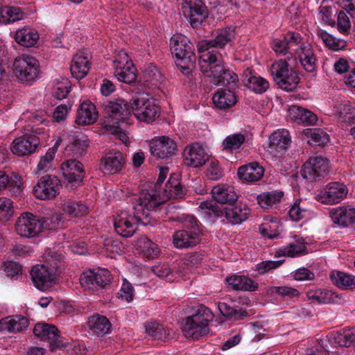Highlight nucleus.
I'll return each instance as SVG.
<instances>
[{"mask_svg": "<svg viewBox=\"0 0 355 355\" xmlns=\"http://www.w3.org/2000/svg\"><path fill=\"white\" fill-rule=\"evenodd\" d=\"M153 193L140 192L132 199L134 215L123 211L114 218V226L118 234L123 237L132 236L137 230V224L147 225L150 212L163 202L160 198H153Z\"/></svg>", "mask_w": 355, "mask_h": 355, "instance_id": "nucleus-1", "label": "nucleus"}, {"mask_svg": "<svg viewBox=\"0 0 355 355\" xmlns=\"http://www.w3.org/2000/svg\"><path fill=\"white\" fill-rule=\"evenodd\" d=\"M199 67L205 76L213 78L214 85H227L231 89L237 87V74L225 67L223 55L218 51L204 52L200 55Z\"/></svg>", "mask_w": 355, "mask_h": 355, "instance_id": "nucleus-2", "label": "nucleus"}, {"mask_svg": "<svg viewBox=\"0 0 355 355\" xmlns=\"http://www.w3.org/2000/svg\"><path fill=\"white\" fill-rule=\"evenodd\" d=\"M170 47L172 55L176 58L177 67L183 74L189 75L196 61L193 44L186 36L176 34L171 38Z\"/></svg>", "mask_w": 355, "mask_h": 355, "instance_id": "nucleus-3", "label": "nucleus"}, {"mask_svg": "<svg viewBox=\"0 0 355 355\" xmlns=\"http://www.w3.org/2000/svg\"><path fill=\"white\" fill-rule=\"evenodd\" d=\"M214 319L211 310L200 305L197 311L182 319L181 329L184 336L192 340H198L209 332V323Z\"/></svg>", "mask_w": 355, "mask_h": 355, "instance_id": "nucleus-4", "label": "nucleus"}, {"mask_svg": "<svg viewBox=\"0 0 355 355\" xmlns=\"http://www.w3.org/2000/svg\"><path fill=\"white\" fill-rule=\"evenodd\" d=\"M200 236L198 220L193 216L188 215L183 220V229L174 233L173 242L178 248H191L199 243Z\"/></svg>", "mask_w": 355, "mask_h": 355, "instance_id": "nucleus-5", "label": "nucleus"}, {"mask_svg": "<svg viewBox=\"0 0 355 355\" xmlns=\"http://www.w3.org/2000/svg\"><path fill=\"white\" fill-rule=\"evenodd\" d=\"M270 74L278 87L285 91L294 90L300 81L295 70L284 60L275 61L270 66Z\"/></svg>", "mask_w": 355, "mask_h": 355, "instance_id": "nucleus-6", "label": "nucleus"}, {"mask_svg": "<svg viewBox=\"0 0 355 355\" xmlns=\"http://www.w3.org/2000/svg\"><path fill=\"white\" fill-rule=\"evenodd\" d=\"M132 112L139 120L152 123L160 115L159 107L147 94H139L130 100Z\"/></svg>", "mask_w": 355, "mask_h": 355, "instance_id": "nucleus-7", "label": "nucleus"}, {"mask_svg": "<svg viewBox=\"0 0 355 355\" xmlns=\"http://www.w3.org/2000/svg\"><path fill=\"white\" fill-rule=\"evenodd\" d=\"M43 227L42 218L30 212L22 213L15 225L16 233L23 238H33L38 236Z\"/></svg>", "mask_w": 355, "mask_h": 355, "instance_id": "nucleus-8", "label": "nucleus"}, {"mask_svg": "<svg viewBox=\"0 0 355 355\" xmlns=\"http://www.w3.org/2000/svg\"><path fill=\"white\" fill-rule=\"evenodd\" d=\"M39 62L33 56L23 55L15 58L13 73L20 82L35 80L39 73Z\"/></svg>", "mask_w": 355, "mask_h": 355, "instance_id": "nucleus-9", "label": "nucleus"}, {"mask_svg": "<svg viewBox=\"0 0 355 355\" xmlns=\"http://www.w3.org/2000/svg\"><path fill=\"white\" fill-rule=\"evenodd\" d=\"M199 208L209 218H220L225 216L227 220L234 225L240 224L244 220L242 207L221 209L212 201H203Z\"/></svg>", "mask_w": 355, "mask_h": 355, "instance_id": "nucleus-10", "label": "nucleus"}, {"mask_svg": "<svg viewBox=\"0 0 355 355\" xmlns=\"http://www.w3.org/2000/svg\"><path fill=\"white\" fill-rule=\"evenodd\" d=\"M181 10L193 28L200 27L208 17L207 8L202 0H183Z\"/></svg>", "mask_w": 355, "mask_h": 355, "instance_id": "nucleus-11", "label": "nucleus"}, {"mask_svg": "<svg viewBox=\"0 0 355 355\" xmlns=\"http://www.w3.org/2000/svg\"><path fill=\"white\" fill-rule=\"evenodd\" d=\"M42 129L43 128H34L33 125L30 130L34 134H25L15 138L10 146L12 153L18 156H26L33 153L40 144V139L36 135L40 134Z\"/></svg>", "mask_w": 355, "mask_h": 355, "instance_id": "nucleus-12", "label": "nucleus"}, {"mask_svg": "<svg viewBox=\"0 0 355 355\" xmlns=\"http://www.w3.org/2000/svg\"><path fill=\"white\" fill-rule=\"evenodd\" d=\"M61 187L59 178L55 175H46L41 177L33 187V194L40 200H52L59 194Z\"/></svg>", "mask_w": 355, "mask_h": 355, "instance_id": "nucleus-13", "label": "nucleus"}, {"mask_svg": "<svg viewBox=\"0 0 355 355\" xmlns=\"http://www.w3.org/2000/svg\"><path fill=\"white\" fill-rule=\"evenodd\" d=\"M291 144V137L288 130H278L269 137L268 151L270 154L280 162L286 154Z\"/></svg>", "mask_w": 355, "mask_h": 355, "instance_id": "nucleus-14", "label": "nucleus"}, {"mask_svg": "<svg viewBox=\"0 0 355 355\" xmlns=\"http://www.w3.org/2000/svg\"><path fill=\"white\" fill-rule=\"evenodd\" d=\"M33 334L40 340L47 341L52 352L64 347V343L59 334V331L53 324L37 323L33 329Z\"/></svg>", "mask_w": 355, "mask_h": 355, "instance_id": "nucleus-15", "label": "nucleus"}, {"mask_svg": "<svg viewBox=\"0 0 355 355\" xmlns=\"http://www.w3.org/2000/svg\"><path fill=\"white\" fill-rule=\"evenodd\" d=\"M348 193V189L343 183L330 182L319 193L318 200L326 205L339 203Z\"/></svg>", "mask_w": 355, "mask_h": 355, "instance_id": "nucleus-16", "label": "nucleus"}, {"mask_svg": "<svg viewBox=\"0 0 355 355\" xmlns=\"http://www.w3.org/2000/svg\"><path fill=\"white\" fill-rule=\"evenodd\" d=\"M329 171V162L321 156L310 157L303 165L301 174L306 180L313 181L325 175Z\"/></svg>", "mask_w": 355, "mask_h": 355, "instance_id": "nucleus-17", "label": "nucleus"}, {"mask_svg": "<svg viewBox=\"0 0 355 355\" xmlns=\"http://www.w3.org/2000/svg\"><path fill=\"white\" fill-rule=\"evenodd\" d=\"M80 281L82 286L89 289L102 288L110 282L111 274L107 269L99 268L83 273Z\"/></svg>", "mask_w": 355, "mask_h": 355, "instance_id": "nucleus-18", "label": "nucleus"}, {"mask_svg": "<svg viewBox=\"0 0 355 355\" xmlns=\"http://www.w3.org/2000/svg\"><path fill=\"white\" fill-rule=\"evenodd\" d=\"M64 180L71 184V187H78L85 178L83 164L76 159L64 161L60 166Z\"/></svg>", "mask_w": 355, "mask_h": 355, "instance_id": "nucleus-19", "label": "nucleus"}, {"mask_svg": "<svg viewBox=\"0 0 355 355\" xmlns=\"http://www.w3.org/2000/svg\"><path fill=\"white\" fill-rule=\"evenodd\" d=\"M234 37V28L232 27H227L225 29L220 30L214 38L204 40L199 43L198 46V51L200 55H202L204 52L217 51L215 49H210L211 48H223L228 42L232 41Z\"/></svg>", "mask_w": 355, "mask_h": 355, "instance_id": "nucleus-20", "label": "nucleus"}, {"mask_svg": "<svg viewBox=\"0 0 355 355\" xmlns=\"http://www.w3.org/2000/svg\"><path fill=\"white\" fill-rule=\"evenodd\" d=\"M294 53L302 67L306 72L313 73L316 71L317 59L314 51L309 43L303 42L301 40Z\"/></svg>", "mask_w": 355, "mask_h": 355, "instance_id": "nucleus-21", "label": "nucleus"}, {"mask_svg": "<svg viewBox=\"0 0 355 355\" xmlns=\"http://www.w3.org/2000/svg\"><path fill=\"white\" fill-rule=\"evenodd\" d=\"M152 155L158 159H166L175 154L177 150L176 143L166 136L155 137L150 143Z\"/></svg>", "mask_w": 355, "mask_h": 355, "instance_id": "nucleus-22", "label": "nucleus"}, {"mask_svg": "<svg viewBox=\"0 0 355 355\" xmlns=\"http://www.w3.org/2000/svg\"><path fill=\"white\" fill-rule=\"evenodd\" d=\"M300 40L301 36L299 33L288 32L282 39H274L272 42V48L278 55L293 54Z\"/></svg>", "mask_w": 355, "mask_h": 355, "instance_id": "nucleus-23", "label": "nucleus"}, {"mask_svg": "<svg viewBox=\"0 0 355 355\" xmlns=\"http://www.w3.org/2000/svg\"><path fill=\"white\" fill-rule=\"evenodd\" d=\"M306 295L309 300L318 304H343L345 301L343 295L327 288L309 289Z\"/></svg>", "mask_w": 355, "mask_h": 355, "instance_id": "nucleus-24", "label": "nucleus"}, {"mask_svg": "<svg viewBox=\"0 0 355 355\" xmlns=\"http://www.w3.org/2000/svg\"><path fill=\"white\" fill-rule=\"evenodd\" d=\"M125 164V157L119 151L111 150L101 159V169L105 174L120 172Z\"/></svg>", "mask_w": 355, "mask_h": 355, "instance_id": "nucleus-25", "label": "nucleus"}, {"mask_svg": "<svg viewBox=\"0 0 355 355\" xmlns=\"http://www.w3.org/2000/svg\"><path fill=\"white\" fill-rule=\"evenodd\" d=\"M31 276L35 286L42 291L51 287L55 278L54 272L44 265L33 266L31 270Z\"/></svg>", "mask_w": 355, "mask_h": 355, "instance_id": "nucleus-26", "label": "nucleus"}, {"mask_svg": "<svg viewBox=\"0 0 355 355\" xmlns=\"http://www.w3.org/2000/svg\"><path fill=\"white\" fill-rule=\"evenodd\" d=\"M186 164L194 168L202 166L209 159L208 154L198 143L187 146L184 150Z\"/></svg>", "mask_w": 355, "mask_h": 355, "instance_id": "nucleus-27", "label": "nucleus"}, {"mask_svg": "<svg viewBox=\"0 0 355 355\" xmlns=\"http://www.w3.org/2000/svg\"><path fill=\"white\" fill-rule=\"evenodd\" d=\"M211 194L214 199L220 204H228V208L241 207V206H234L233 205L238 198L239 195L235 191L234 187L227 184H218L213 187Z\"/></svg>", "mask_w": 355, "mask_h": 355, "instance_id": "nucleus-28", "label": "nucleus"}, {"mask_svg": "<svg viewBox=\"0 0 355 355\" xmlns=\"http://www.w3.org/2000/svg\"><path fill=\"white\" fill-rule=\"evenodd\" d=\"M105 110L114 123H119L123 121L132 112L131 104L129 105L123 99H117L116 101H109L105 105Z\"/></svg>", "mask_w": 355, "mask_h": 355, "instance_id": "nucleus-29", "label": "nucleus"}, {"mask_svg": "<svg viewBox=\"0 0 355 355\" xmlns=\"http://www.w3.org/2000/svg\"><path fill=\"white\" fill-rule=\"evenodd\" d=\"M28 319L21 315H14L5 317L0 320V331L10 333L21 332L27 329Z\"/></svg>", "mask_w": 355, "mask_h": 355, "instance_id": "nucleus-30", "label": "nucleus"}, {"mask_svg": "<svg viewBox=\"0 0 355 355\" xmlns=\"http://www.w3.org/2000/svg\"><path fill=\"white\" fill-rule=\"evenodd\" d=\"M89 54L85 51H79L73 58L71 72L76 79L83 78L89 69Z\"/></svg>", "mask_w": 355, "mask_h": 355, "instance_id": "nucleus-31", "label": "nucleus"}, {"mask_svg": "<svg viewBox=\"0 0 355 355\" xmlns=\"http://www.w3.org/2000/svg\"><path fill=\"white\" fill-rule=\"evenodd\" d=\"M97 119L98 112L95 105L90 101H84L78 109L75 122L78 125H87L94 123Z\"/></svg>", "mask_w": 355, "mask_h": 355, "instance_id": "nucleus-32", "label": "nucleus"}, {"mask_svg": "<svg viewBox=\"0 0 355 355\" xmlns=\"http://www.w3.org/2000/svg\"><path fill=\"white\" fill-rule=\"evenodd\" d=\"M330 216L333 222L338 225L348 227L354 225L355 227V208L339 207L332 209Z\"/></svg>", "mask_w": 355, "mask_h": 355, "instance_id": "nucleus-33", "label": "nucleus"}, {"mask_svg": "<svg viewBox=\"0 0 355 355\" xmlns=\"http://www.w3.org/2000/svg\"><path fill=\"white\" fill-rule=\"evenodd\" d=\"M306 245L304 239L302 237L295 236L294 241L286 245L279 248L275 254V257L282 256L295 257L305 253Z\"/></svg>", "mask_w": 355, "mask_h": 355, "instance_id": "nucleus-34", "label": "nucleus"}, {"mask_svg": "<svg viewBox=\"0 0 355 355\" xmlns=\"http://www.w3.org/2000/svg\"><path fill=\"white\" fill-rule=\"evenodd\" d=\"M288 115L291 120L306 125H314L318 116L311 111L298 105H291L288 109Z\"/></svg>", "mask_w": 355, "mask_h": 355, "instance_id": "nucleus-35", "label": "nucleus"}, {"mask_svg": "<svg viewBox=\"0 0 355 355\" xmlns=\"http://www.w3.org/2000/svg\"><path fill=\"white\" fill-rule=\"evenodd\" d=\"M161 194L165 201L170 198H182L184 191L178 175L173 174L170 176Z\"/></svg>", "mask_w": 355, "mask_h": 355, "instance_id": "nucleus-36", "label": "nucleus"}, {"mask_svg": "<svg viewBox=\"0 0 355 355\" xmlns=\"http://www.w3.org/2000/svg\"><path fill=\"white\" fill-rule=\"evenodd\" d=\"M87 323L89 329L98 336L110 332L111 323L105 316L98 314L92 315L89 317Z\"/></svg>", "mask_w": 355, "mask_h": 355, "instance_id": "nucleus-37", "label": "nucleus"}, {"mask_svg": "<svg viewBox=\"0 0 355 355\" xmlns=\"http://www.w3.org/2000/svg\"><path fill=\"white\" fill-rule=\"evenodd\" d=\"M15 39L19 44L25 47H31L38 41L39 34L33 28L24 27L17 31Z\"/></svg>", "mask_w": 355, "mask_h": 355, "instance_id": "nucleus-38", "label": "nucleus"}, {"mask_svg": "<svg viewBox=\"0 0 355 355\" xmlns=\"http://www.w3.org/2000/svg\"><path fill=\"white\" fill-rule=\"evenodd\" d=\"M215 106L220 110H226L234 105L236 102V95L231 89L218 90L212 98Z\"/></svg>", "mask_w": 355, "mask_h": 355, "instance_id": "nucleus-39", "label": "nucleus"}, {"mask_svg": "<svg viewBox=\"0 0 355 355\" xmlns=\"http://www.w3.org/2000/svg\"><path fill=\"white\" fill-rule=\"evenodd\" d=\"M88 144L83 138L73 137L64 149V154L67 156L80 157L87 151Z\"/></svg>", "mask_w": 355, "mask_h": 355, "instance_id": "nucleus-40", "label": "nucleus"}, {"mask_svg": "<svg viewBox=\"0 0 355 355\" xmlns=\"http://www.w3.org/2000/svg\"><path fill=\"white\" fill-rule=\"evenodd\" d=\"M332 283L341 289L355 288V276L342 271L334 270L331 272Z\"/></svg>", "mask_w": 355, "mask_h": 355, "instance_id": "nucleus-41", "label": "nucleus"}, {"mask_svg": "<svg viewBox=\"0 0 355 355\" xmlns=\"http://www.w3.org/2000/svg\"><path fill=\"white\" fill-rule=\"evenodd\" d=\"M135 245L137 249L148 259H154L159 254V249L157 245L146 236H141L138 238Z\"/></svg>", "mask_w": 355, "mask_h": 355, "instance_id": "nucleus-42", "label": "nucleus"}, {"mask_svg": "<svg viewBox=\"0 0 355 355\" xmlns=\"http://www.w3.org/2000/svg\"><path fill=\"white\" fill-rule=\"evenodd\" d=\"M248 71L250 77L248 78V83L245 87L250 91L256 94H262L265 92L269 87V83L265 78L261 76H257L253 74L252 69L248 68L245 72ZM245 76L247 74L245 73Z\"/></svg>", "mask_w": 355, "mask_h": 355, "instance_id": "nucleus-43", "label": "nucleus"}, {"mask_svg": "<svg viewBox=\"0 0 355 355\" xmlns=\"http://www.w3.org/2000/svg\"><path fill=\"white\" fill-rule=\"evenodd\" d=\"M146 331L155 340L168 341L172 338V331L157 322L148 323L146 326Z\"/></svg>", "mask_w": 355, "mask_h": 355, "instance_id": "nucleus-44", "label": "nucleus"}, {"mask_svg": "<svg viewBox=\"0 0 355 355\" xmlns=\"http://www.w3.org/2000/svg\"><path fill=\"white\" fill-rule=\"evenodd\" d=\"M62 211L70 216L78 217L87 214L89 207L81 201L68 200L63 203Z\"/></svg>", "mask_w": 355, "mask_h": 355, "instance_id": "nucleus-45", "label": "nucleus"}, {"mask_svg": "<svg viewBox=\"0 0 355 355\" xmlns=\"http://www.w3.org/2000/svg\"><path fill=\"white\" fill-rule=\"evenodd\" d=\"M284 196V192L281 191H272L263 192L257 197V202L263 209H270L274 205L280 202Z\"/></svg>", "mask_w": 355, "mask_h": 355, "instance_id": "nucleus-46", "label": "nucleus"}, {"mask_svg": "<svg viewBox=\"0 0 355 355\" xmlns=\"http://www.w3.org/2000/svg\"><path fill=\"white\" fill-rule=\"evenodd\" d=\"M302 135L307 139V142L311 145H324L329 141V135L319 128H308L303 131Z\"/></svg>", "mask_w": 355, "mask_h": 355, "instance_id": "nucleus-47", "label": "nucleus"}, {"mask_svg": "<svg viewBox=\"0 0 355 355\" xmlns=\"http://www.w3.org/2000/svg\"><path fill=\"white\" fill-rule=\"evenodd\" d=\"M24 12L18 7L6 6L0 9V22L8 24L20 20Z\"/></svg>", "mask_w": 355, "mask_h": 355, "instance_id": "nucleus-48", "label": "nucleus"}, {"mask_svg": "<svg viewBox=\"0 0 355 355\" xmlns=\"http://www.w3.org/2000/svg\"><path fill=\"white\" fill-rule=\"evenodd\" d=\"M266 293L270 296L277 295L284 298L298 297L300 294L297 289L288 286H270L267 288Z\"/></svg>", "mask_w": 355, "mask_h": 355, "instance_id": "nucleus-49", "label": "nucleus"}, {"mask_svg": "<svg viewBox=\"0 0 355 355\" xmlns=\"http://www.w3.org/2000/svg\"><path fill=\"white\" fill-rule=\"evenodd\" d=\"M244 143V135L241 133L227 136L221 144V149L227 153L238 150Z\"/></svg>", "mask_w": 355, "mask_h": 355, "instance_id": "nucleus-50", "label": "nucleus"}, {"mask_svg": "<svg viewBox=\"0 0 355 355\" xmlns=\"http://www.w3.org/2000/svg\"><path fill=\"white\" fill-rule=\"evenodd\" d=\"M264 174V168L257 162L245 164V182L254 183L259 181Z\"/></svg>", "mask_w": 355, "mask_h": 355, "instance_id": "nucleus-51", "label": "nucleus"}, {"mask_svg": "<svg viewBox=\"0 0 355 355\" xmlns=\"http://www.w3.org/2000/svg\"><path fill=\"white\" fill-rule=\"evenodd\" d=\"M318 35L330 49L338 51L346 46L347 43L344 40L336 38L326 31H319Z\"/></svg>", "mask_w": 355, "mask_h": 355, "instance_id": "nucleus-52", "label": "nucleus"}, {"mask_svg": "<svg viewBox=\"0 0 355 355\" xmlns=\"http://www.w3.org/2000/svg\"><path fill=\"white\" fill-rule=\"evenodd\" d=\"M114 75L119 81L127 84L132 83L137 79L135 68L133 67V65L125 66L119 69H116Z\"/></svg>", "mask_w": 355, "mask_h": 355, "instance_id": "nucleus-53", "label": "nucleus"}, {"mask_svg": "<svg viewBox=\"0 0 355 355\" xmlns=\"http://www.w3.org/2000/svg\"><path fill=\"white\" fill-rule=\"evenodd\" d=\"M168 168L167 167L162 168L159 171V177L155 184H153L150 187L149 189L142 190L141 192H148V193H153V198H160L163 200V202L158 206L160 207L162 204L165 202L164 198L162 197L161 191H159V187L165 180L167 174H168Z\"/></svg>", "mask_w": 355, "mask_h": 355, "instance_id": "nucleus-54", "label": "nucleus"}, {"mask_svg": "<svg viewBox=\"0 0 355 355\" xmlns=\"http://www.w3.org/2000/svg\"><path fill=\"white\" fill-rule=\"evenodd\" d=\"M14 214L12 201L5 197L0 198V220L8 221Z\"/></svg>", "mask_w": 355, "mask_h": 355, "instance_id": "nucleus-55", "label": "nucleus"}, {"mask_svg": "<svg viewBox=\"0 0 355 355\" xmlns=\"http://www.w3.org/2000/svg\"><path fill=\"white\" fill-rule=\"evenodd\" d=\"M335 339L340 346L350 347L355 343V329H349L343 333H338Z\"/></svg>", "mask_w": 355, "mask_h": 355, "instance_id": "nucleus-56", "label": "nucleus"}, {"mask_svg": "<svg viewBox=\"0 0 355 355\" xmlns=\"http://www.w3.org/2000/svg\"><path fill=\"white\" fill-rule=\"evenodd\" d=\"M71 90V83L69 79L63 78L58 82L53 89V96L60 100L67 97Z\"/></svg>", "mask_w": 355, "mask_h": 355, "instance_id": "nucleus-57", "label": "nucleus"}, {"mask_svg": "<svg viewBox=\"0 0 355 355\" xmlns=\"http://www.w3.org/2000/svg\"><path fill=\"white\" fill-rule=\"evenodd\" d=\"M300 200H297L288 211L290 218L294 221L300 220L306 214L307 210L300 205Z\"/></svg>", "mask_w": 355, "mask_h": 355, "instance_id": "nucleus-58", "label": "nucleus"}, {"mask_svg": "<svg viewBox=\"0 0 355 355\" xmlns=\"http://www.w3.org/2000/svg\"><path fill=\"white\" fill-rule=\"evenodd\" d=\"M337 28L340 33L347 34L351 29V21L347 15L343 10L338 13Z\"/></svg>", "mask_w": 355, "mask_h": 355, "instance_id": "nucleus-59", "label": "nucleus"}, {"mask_svg": "<svg viewBox=\"0 0 355 355\" xmlns=\"http://www.w3.org/2000/svg\"><path fill=\"white\" fill-rule=\"evenodd\" d=\"M207 177L211 180H218L223 176V172L218 162L211 161L206 171Z\"/></svg>", "mask_w": 355, "mask_h": 355, "instance_id": "nucleus-60", "label": "nucleus"}, {"mask_svg": "<svg viewBox=\"0 0 355 355\" xmlns=\"http://www.w3.org/2000/svg\"><path fill=\"white\" fill-rule=\"evenodd\" d=\"M220 313L226 318L235 317V318H240L243 313H240L241 310L238 311L236 309L230 306L225 302H219L218 304Z\"/></svg>", "mask_w": 355, "mask_h": 355, "instance_id": "nucleus-61", "label": "nucleus"}, {"mask_svg": "<svg viewBox=\"0 0 355 355\" xmlns=\"http://www.w3.org/2000/svg\"><path fill=\"white\" fill-rule=\"evenodd\" d=\"M283 263V261H264L256 265V270L259 274H264L271 270L277 268Z\"/></svg>", "mask_w": 355, "mask_h": 355, "instance_id": "nucleus-62", "label": "nucleus"}, {"mask_svg": "<svg viewBox=\"0 0 355 355\" xmlns=\"http://www.w3.org/2000/svg\"><path fill=\"white\" fill-rule=\"evenodd\" d=\"M225 281L228 287L234 291H242L244 289L243 276L232 275L226 277Z\"/></svg>", "mask_w": 355, "mask_h": 355, "instance_id": "nucleus-63", "label": "nucleus"}, {"mask_svg": "<svg viewBox=\"0 0 355 355\" xmlns=\"http://www.w3.org/2000/svg\"><path fill=\"white\" fill-rule=\"evenodd\" d=\"M4 267V271L8 277H13L21 274L22 267L17 262H6Z\"/></svg>", "mask_w": 355, "mask_h": 355, "instance_id": "nucleus-64", "label": "nucleus"}]
</instances>
